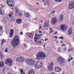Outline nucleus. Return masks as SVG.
<instances>
[{"label":"nucleus","instance_id":"nucleus-1","mask_svg":"<svg viewBox=\"0 0 74 74\" xmlns=\"http://www.w3.org/2000/svg\"><path fill=\"white\" fill-rule=\"evenodd\" d=\"M19 44V38L18 36H15L13 39L11 41V45L15 48Z\"/></svg>","mask_w":74,"mask_h":74},{"label":"nucleus","instance_id":"nucleus-2","mask_svg":"<svg viewBox=\"0 0 74 74\" xmlns=\"http://www.w3.org/2000/svg\"><path fill=\"white\" fill-rule=\"evenodd\" d=\"M46 57L45 54L42 52H38L36 55V59L40 60V59H43Z\"/></svg>","mask_w":74,"mask_h":74},{"label":"nucleus","instance_id":"nucleus-3","mask_svg":"<svg viewBox=\"0 0 74 74\" xmlns=\"http://www.w3.org/2000/svg\"><path fill=\"white\" fill-rule=\"evenodd\" d=\"M25 62L29 64L32 66H34L35 64V60L33 59H27L25 60Z\"/></svg>","mask_w":74,"mask_h":74},{"label":"nucleus","instance_id":"nucleus-4","mask_svg":"<svg viewBox=\"0 0 74 74\" xmlns=\"http://www.w3.org/2000/svg\"><path fill=\"white\" fill-rule=\"evenodd\" d=\"M5 64H8V66H11L12 64V59H8L5 62Z\"/></svg>","mask_w":74,"mask_h":74},{"label":"nucleus","instance_id":"nucleus-5","mask_svg":"<svg viewBox=\"0 0 74 74\" xmlns=\"http://www.w3.org/2000/svg\"><path fill=\"white\" fill-rule=\"evenodd\" d=\"M10 0H7L6 3L9 7H13L14 6V4L13 3L12 0L11 1H10Z\"/></svg>","mask_w":74,"mask_h":74},{"label":"nucleus","instance_id":"nucleus-6","mask_svg":"<svg viewBox=\"0 0 74 74\" xmlns=\"http://www.w3.org/2000/svg\"><path fill=\"white\" fill-rule=\"evenodd\" d=\"M69 9L71 10L74 8V1H71L69 3Z\"/></svg>","mask_w":74,"mask_h":74},{"label":"nucleus","instance_id":"nucleus-7","mask_svg":"<svg viewBox=\"0 0 74 74\" xmlns=\"http://www.w3.org/2000/svg\"><path fill=\"white\" fill-rule=\"evenodd\" d=\"M60 29L62 30L63 32H65L67 30V25L65 24L62 25L61 26Z\"/></svg>","mask_w":74,"mask_h":74},{"label":"nucleus","instance_id":"nucleus-8","mask_svg":"<svg viewBox=\"0 0 74 74\" xmlns=\"http://www.w3.org/2000/svg\"><path fill=\"white\" fill-rule=\"evenodd\" d=\"M58 62L59 63L61 64L62 63H64V62H65V61L64 60V59L63 58L60 57L58 58Z\"/></svg>","mask_w":74,"mask_h":74},{"label":"nucleus","instance_id":"nucleus-9","mask_svg":"<svg viewBox=\"0 0 74 74\" xmlns=\"http://www.w3.org/2000/svg\"><path fill=\"white\" fill-rule=\"evenodd\" d=\"M58 22V19L56 18L53 17L51 21V23L52 25H55Z\"/></svg>","mask_w":74,"mask_h":74},{"label":"nucleus","instance_id":"nucleus-10","mask_svg":"<svg viewBox=\"0 0 74 74\" xmlns=\"http://www.w3.org/2000/svg\"><path fill=\"white\" fill-rule=\"evenodd\" d=\"M42 65V62H38L36 63L35 67L37 69H40Z\"/></svg>","mask_w":74,"mask_h":74},{"label":"nucleus","instance_id":"nucleus-11","mask_svg":"<svg viewBox=\"0 0 74 74\" xmlns=\"http://www.w3.org/2000/svg\"><path fill=\"white\" fill-rule=\"evenodd\" d=\"M24 60V58L23 57H19L16 59V61L17 62H23Z\"/></svg>","mask_w":74,"mask_h":74},{"label":"nucleus","instance_id":"nucleus-12","mask_svg":"<svg viewBox=\"0 0 74 74\" xmlns=\"http://www.w3.org/2000/svg\"><path fill=\"white\" fill-rule=\"evenodd\" d=\"M53 63L52 62L50 64L48 67V70L49 71H53Z\"/></svg>","mask_w":74,"mask_h":74},{"label":"nucleus","instance_id":"nucleus-13","mask_svg":"<svg viewBox=\"0 0 74 74\" xmlns=\"http://www.w3.org/2000/svg\"><path fill=\"white\" fill-rule=\"evenodd\" d=\"M14 29H10V35L9 36V37H10V38H12V37L13 36V35H14Z\"/></svg>","mask_w":74,"mask_h":74},{"label":"nucleus","instance_id":"nucleus-14","mask_svg":"<svg viewBox=\"0 0 74 74\" xmlns=\"http://www.w3.org/2000/svg\"><path fill=\"white\" fill-rule=\"evenodd\" d=\"M55 71L57 72H60L61 70V68L60 67H56L55 69Z\"/></svg>","mask_w":74,"mask_h":74},{"label":"nucleus","instance_id":"nucleus-15","mask_svg":"<svg viewBox=\"0 0 74 74\" xmlns=\"http://www.w3.org/2000/svg\"><path fill=\"white\" fill-rule=\"evenodd\" d=\"M15 14L16 16H18L19 14H20V12L19 11V9H15Z\"/></svg>","mask_w":74,"mask_h":74},{"label":"nucleus","instance_id":"nucleus-16","mask_svg":"<svg viewBox=\"0 0 74 74\" xmlns=\"http://www.w3.org/2000/svg\"><path fill=\"white\" fill-rule=\"evenodd\" d=\"M16 22L18 24H21V23H22V21L21 19H17L16 20Z\"/></svg>","mask_w":74,"mask_h":74},{"label":"nucleus","instance_id":"nucleus-17","mask_svg":"<svg viewBox=\"0 0 74 74\" xmlns=\"http://www.w3.org/2000/svg\"><path fill=\"white\" fill-rule=\"evenodd\" d=\"M7 21H8V18H4L2 20V22H3V23H5L7 22Z\"/></svg>","mask_w":74,"mask_h":74},{"label":"nucleus","instance_id":"nucleus-18","mask_svg":"<svg viewBox=\"0 0 74 74\" xmlns=\"http://www.w3.org/2000/svg\"><path fill=\"white\" fill-rule=\"evenodd\" d=\"M28 74H34V71L33 69L31 70L28 72Z\"/></svg>","mask_w":74,"mask_h":74},{"label":"nucleus","instance_id":"nucleus-19","mask_svg":"<svg viewBox=\"0 0 74 74\" xmlns=\"http://www.w3.org/2000/svg\"><path fill=\"white\" fill-rule=\"evenodd\" d=\"M68 34L69 35H70L72 34V29L71 28H69L68 30Z\"/></svg>","mask_w":74,"mask_h":74},{"label":"nucleus","instance_id":"nucleus-20","mask_svg":"<svg viewBox=\"0 0 74 74\" xmlns=\"http://www.w3.org/2000/svg\"><path fill=\"white\" fill-rule=\"evenodd\" d=\"M4 65V63L3 62H0V68L1 67H3Z\"/></svg>","mask_w":74,"mask_h":74},{"label":"nucleus","instance_id":"nucleus-21","mask_svg":"<svg viewBox=\"0 0 74 74\" xmlns=\"http://www.w3.org/2000/svg\"><path fill=\"white\" fill-rule=\"evenodd\" d=\"M24 15L25 16H26V17H27V18H29L30 17V14H27V13H25L24 14Z\"/></svg>","mask_w":74,"mask_h":74},{"label":"nucleus","instance_id":"nucleus-22","mask_svg":"<svg viewBox=\"0 0 74 74\" xmlns=\"http://www.w3.org/2000/svg\"><path fill=\"white\" fill-rule=\"evenodd\" d=\"M63 16L62 15H61L59 18L60 21H63Z\"/></svg>","mask_w":74,"mask_h":74},{"label":"nucleus","instance_id":"nucleus-23","mask_svg":"<svg viewBox=\"0 0 74 74\" xmlns=\"http://www.w3.org/2000/svg\"><path fill=\"white\" fill-rule=\"evenodd\" d=\"M44 25L45 26H44V27H47L49 26V23L47 22H45L44 23Z\"/></svg>","mask_w":74,"mask_h":74},{"label":"nucleus","instance_id":"nucleus-24","mask_svg":"<svg viewBox=\"0 0 74 74\" xmlns=\"http://www.w3.org/2000/svg\"><path fill=\"white\" fill-rule=\"evenodd\" d=\"M15 18L13 17L11 19V22L12 23L14 22L15 21Z\"/></svg>","mask_w":74,"mask_h":74},{"label":"nucleus","instance_id":"nucleus-25","mask_svg":"<svg viewBox=\"0 0 74 74\" xmlns=\"http://www.w3.org/2000/svg\"><path fill=\"white\" fill-rule=\"evenodd\" d=\"M5 42H6V41H5V40L3 39L2 40V43H1V45H3V44H4V43H5Z\"/></svg>","mask_w":74,"mask_h":74},{"label":"nucleus","instance_id":"nucleus-26","mask_svg":"<svg viewBox=\"0 0 74 74\" xmlns=\"http://www.w3.org/2000/svg\"><path fill=\"white\" fill-rule=\"evenodd\" d=\"M4 14V12L2 10L1 11H0V15H3Z\"/></svg>","mask_w":74,"mask_h":74},{"label":"nucleus","instance_id":"nucleus-27","mask_svg":"<svg viewBox=\"0 0 74 74\" xmlns=\"http://www.w3.org/2000/svg\"><path fill=\"white\" fill-rule=\"evenodd\" d=\"M46 3L47 5H49V0L48 1H46Z\"/></svg>","mask_w":74,"mask_h":74},{"label":"nucleus","instance_id":"nucleus-28","mask_svg":"<svg viewBox=\"0 0 74 74\" xmlns=\"http://www.w3.org/2000/svg\"><path fill=\"white\" fill-rule=\"evenodd\" d=\"M3 30H2L0 32V36H1L3 34Z\"/></svg>","mask_w":74,"mask_h":74},{"label":"nucleus","instance_id":"nucleus-29","mask_svg":"<svg viewBox=\"0 0 74 74\" xmlns=\"http://www.w3.org/2000/svg\"><path fill=\"white\" fill-rule=\"evenodd\" d=\"M12 14H13L12 12H11L10 13V14L8 15L9 16V17H10V18H11V17L12 16Z\"/></svg>","mask_w":74,"mask_h":74},{"label":"nucleus","instance_id":"nucleus-30","mask_svg":"<svg viewBox=\"0 0 74 74\" xmlns=\"http://www.w3.org/2000/svg\"><path fill=\"white\" fill-rule=\"evenodd\" d=\"M3 55H2V53H1L0 52V58H1V59H2V58H3Z\"/></svg>","mask_w":74,"mask_h":74},{"label":"nucleus","instance_id":"nucleus-31","mask_svg":"<svg viewBox=\"0 0 74 74\" xmlns=\"http://www.w3.org/2000/svg\"><path fill=\"white\" fill-rule=\"evenodd\" d=\"M58 38L60 40V39H61V40H64V38L63 36H61V37H59Z\"/></svg>","mask_w":74,"mask_h":74},{"label":"nucleus","instance_id":"nucleus-32","mask_svg":"<svg viewBox=\"0 0 74 74\" xmlns=\"http://www.w3.org/2000/svg\"><path fill=\"white\" fill-rule=\"evenodd\" d=\"M56 2H61L62 0H55Z\"/></svg>","mask_w":74,"mask_h":74},{"label":"nucleus","instance_id":"nucleus-33","mask_svg":"<svg viewBox=\"0 0 74 74\" xmlns=\"http://www.w3.org/2000/svg\"><path fill=\"white\" fill-rule=\"evenodd\" d=\"M29 34L30 35V36H32V37H33V35H34V33H30Z\"/></svg>","mask_w":74,"mask_h":74},{"label":"nucleus","instance_id":"nucleus-34","mask_svg":"<svg viewBox=\"0 0 74 74\" xmlns=\"http://www.w3.org/2000/svg\"><path fill=\"white\" fill-rule=\"evenodd\" d=\"M60 47H59L58 48V52H61V51H60Z\"/></svg>","mask_w":74,"mask_h":74},{"label":"nucleus","instance_id":"nucleus-35","mask_svg":"<svg viewBox=\"0 0 74 74\" xmlns=\"http://www.w3.org/2000/svg\"><path fill=\"white\" fill-rule=\"evenodd\" d=\"M7 49H7V48H6V49L5 50V52H8Z\"/></svg>","mask_w":74,"mask_h":74},{"label":"nucleus","instance_id":"nucleus-36","mask_svg":"<svg viewBox=\"0 0 74 74\" xmlns=\"http://www.w3.org/2000/svg\"><path fill=\"white\" fill-rule=\"evenodd\" d=\"M63 50L64 51H67V47H65V48Z\"/></svg>","mask_w":74,"mask_h":74},{"label":"nucleus","instance_id":"nucleus-37","mask_svg":"<svg viewBox=\"0 0 74 74\" xmlns=\"http://www.w3.org/2000/svg\"><path fill=\"white\" fill-rule=\"evenodd\" d=\"M21 74H25V73L23 72L22 70H21Z\"/></svg>","mask_w":74,"mask_h":74},{"label":"nucleus","instance_id":"nucleus-38","mask_svg":"<svg viewBox=\"0 0 74 74\" xmlns=\"http://www.w3.org/2000/svg\"><path fill=\"white\" fill-rule=\"evenodd\" d=\"M55 11H52L51 13V14H55Z\"/></svg>","mask_w":74,"mask_h":74},{"label":"nucleus","instance_id":"nucleus-39","mask_svg":"<svg viewBox=\"0 0 74 74\" xmlns=\"http://www.w3.org/2000/svg\"><path fill=\"white\" fill-rule=\"evenodd\" d=\"M34 38H35V40H38V37H35Z\"/></svg>","mask_w":74,"mask_h":74},{"label":"nucleus","instance_id":"nucleus-40","mask_svg":"<svg viewBox=\"0 0 74 74\" xmlns=\"http://www.w3.org/2000/svg\"><path fill=\"white\" fill-rule=\"evenodd\" d=\"M18 16H22V14L20 12V14H19Z\"/></svg>","mask_w":74,"mask_h":74},{"label":"nucleus","instance_id":"nucleus-41","mask_svg":"<svg viewBox=\"0 0 74 74\" xmlns=\"http://www.w3.org/2000/svg\"><path fill=\"white\" fill-rule=\"evenodd\" d=\"M68 62H69V63H70V61H71V60H70V59L69 58H68Z\"/></svg>","mask_w":74,"mask_h":74},{"label":"nucleus","instance_id":"nucleus-42","mask_svg":"<svg viewBox=\"0 0 74 74\" xmlns=\"http://www.w3.org/2000/svg\"><path fill=\"white\" fill-rule=\"evenodd\" d=\"M39 28H40L38 29L39 30H40V29H41V28H42V27L41 26V25H40V27H39Z\"/></svg>","mask_w":74,"mask_h":74},{"label":"nucleus","instance_id":"nucleus-43","mask_svg":"<svg viewBox=\"0 0 74 74\" xmlns=\"http://www.w3.org/2000/svg\"><path fill=\"white\" fill-rule=\"evenodd\" d=\"M61 46H62V47H64V46H65V45L64 44H63L61 45Z\"/></svg>","mask_w":74,"mask_h":74},{"label":"nucleus","instance_id":"nucleus-44","mask_svg":"<svg viewBox=\"0 0 74 74\" xmlns=\"http://www.w3.org/2000/svg\"><path fill=\"white\" fill-rule=\"evenodd\" d=\"M48 39H47V38H45V41H48Z\"/></svg>","mask_w":74,"mask_h":74},{"label":"nucleus","instance_id":"nucleus-45","mask_svg":"<svg viewBox=\"0 0 74 74\" xmlns=\"http://www.w3.org/2000/svg\"><path fill=\"white\" fill-rule=\"evenodd\" d=\"M3 29V27H0V30H2Z\"/></svg>","mask_w":74,"mask_h":74},{"label":"nucleus","instance_id":"nucleus-46","mask_svg":"<svg viewBox=\"0 0 74 74\" xmlns=\"http://www.w3.org/2000/svg\"><path fill=\"white\" fill-rule=\"evenodd\" d=\"M54 38H56V39H58V36H55Z\"/></svg>","mask_w":74,"mask_h":74},{"label":"nucleus","instance_id":"nucleus-47","mask_svg":"<svg viewBox=\"0 0 74 74\" xmlns=\"http://www.w3.org/2000/svg\"><path fill=\"white\" fill-rule=\"evenodd\" d=\"M70 60H73V58H70Z\"/></svg>","mask_w":74,"mask_h":74},{"label":"nucleus","instance_id":"nucleus-48","mask_svg":"<svg viewBox=\"0 0 74 74\" xmlns=\"http://www.w3.org/2000/svg\"><path fill=\"white\" fill-rule=\"evenodd\" d=\"M20 34H21V35H23V32H20Z\"/></svg>","mask_w":74,"mask_h":74},{"label":"nucleus","instance_id":"nucleus-49","mask_svg":"<svg viewBox=\"0 0 74 74\" xmlns=\"http://www.w3.org/2000/svg\"><path fill=\"white\" fill-rule=\"evenodd\" d=\"M72 63L73 64V65H74V61H72Z\"/></svg>","mask_w":74,"mask_h":74},{"label":"nucleus","instance_id":"nucleus-50","mask_svg":"<svg viewBox=\"0 0 74 74\" xmlns=\"http://www.w3.org/2000/svg\"><path fill=\"white\" fill-rule=\"evenodd\" d=\"M39 33H42V32H41V31L40 30L39 31Z\"/></svg>","mask_w":74,"mask_h":74},{"label":"nucleus","instance_id":"nucleus-51","mask_svg":"<svg viewBox=\"0 0 74 74\" xmlns=\"http://www.w3.org/2000/svg\"><path fill=\"white\" fill-rule=\"evenodd\" d=\"M2 10V9H1V8H0V11H1Z\"/></svg>","mask_w":74,"mask_h":74},{"label":"nucleus","instance_id":"nucleus-52","mask_svg":"<svg viewBox=\"0 0 74 74\" xmlns=\"http://www.w3.org/2000/svg\"><path fill=\"white\" fill-rule=\"evenodd\" d=\"M39 42L40 44H41L42 42H41V40H40Z\"/></svg>","mask_w":74,"mask_h":74},{"label":"nucleus","instance_id":"nucleus-53","mask_svg":"<svg viewBox=\"0 0 74 74\" xmlns=\"http://www.w3.org/2000/svg\"><path fill=\"white\" fill-rule=\"evenodd\" d=\"M43 47H44V48H45V45H44L43 46Z\"/></svg>","mask_w":74,"mask_h":74},{"label":"nucleus","instance_id":"nucleus-54","mask_svg":"<svg viewBox=\"0 0 74 74\" xmlns=\"http://www.w3.org/2000/svg\"><path fill=\"white\" fill-rule=\"evenodd\" d=\"M40 38H41V37L38 38V40H37V41H38V40H39V39H40Z\"/></svg>","mask_w":74,"mask_h":74},{"label":"nucleus","instance_id":"nucleus-55","mask_svg":"<svg viewBox=\"0 0 74 74\" xmlns=\"http://www.w3.org/2000/svg\"><path fill=\"white\" fill-rule=\"evenodd\" d=\"M50 30H51V31H52V28H50Z\"/></svg>","mask_w":74,"mask_h":74},{"label":"nucleus","instance_id":"nucleus-56","mask_svg":"<svg viewBox=\"0 0 74 74\" xmlns=\"http://www.w3.org/2000/svg\"><path fill=\"white\" fill-rule=\"evenodd\" d=\"M41 40L42 41H44V39H41Z\"/></svg>","mask_w":74,"mask_h":74},{"label":"nucleus","instance_id":"nucleus-57","mask_svg":"<svg viewBox=\"0 0 74 74\" xmlns=\"http://www.w3.org/2000/svg\"><path fill=\"white\" fill-rule=\"evenodd\" d=\"M60 43H61V44H62V43H63V41H60Z\"/></svg>","mask_w":74,"mask_h":74},{"label":"nucleus","instance_id":"nucleus-58","mask_svg":"<svg viewBox=\"0 0 74 74\" xmlns=\"http://www.w3.org/2000/svg\"><path fill=\"white\" fill-rule=\"evenodd\" d=\"M68 51H69V52H70V49H69Z\"/></svg>","mask_w":74,"mask_h":74},{"label":"nucleus","instance_id":"nucleus-59","mask_svg":"<svg viewBox=\"0 0 74 74\" xmlns=\"http://www.w3.org/2000/svg\"><path fill=\"white\" fill-rule=\"evenodd\" d=\"M57 33H58V32H56L54 33V34H57Z\"/></svg>","mask_w":74,"mask_h":74},{"label":"nucleus","instance_id":"nucleus-60","mask_svg":"<svg viewBox=\"0 0 74 74\" xmlns=\"http://www.w3.org/2000/svg\"><path fill=\"white\" fill-rule=\"evenodd\" d=\"M37 19V18L36 17V18H35V19H34L35 21H36V19Z\"/></svg>","mask_w":74,"mask_h":74},{"label":"nucleus","instance_id":"nucleus-61","mask_svg":"<svg viewBox=\"0 0 74 74\" xmlns=\"http://www.w3.org/2000/svg\"><path fill=\"white\" fill-rule=\"evenodd\" d=\"M38 37H40V34L38 35Z\"/></svg>","mask_w":74,"mask_h":74},{"label":"nucleus","instance_id":"nucleus-62","mask_svg":"<svg viewBox=\"0 0 74 74\" xmlns=\"http://www.w3.org/2000/svg\"><path fill=\"white\" fill-rule=\"evenodd\" d=\"M28 37H29V38H31L32 37V36H28Z\"/></svg>","mask_w":74,"mask_h":74},{"label":"nucleus","instance_id":"nucleus-63","mask_svg":"<svg viewBox=\"0 0 74 74\" xmlns=\"http://www.w3.org/2000/svg\"><path fill=\"white\" fill-rule=\"evenodd\" d=\"M71 50L73 51V49H71Z\"/></svg>","mask_w":74,"mask_h":74},{"label":"nucleus","instance_id":"nucleus-64","mask_svg":"<svg viewBox=\"0 0 74 74\" xmlns=\"http://www.w3.org/2000/svg\"><path fill=\"white\" fill-rule=\"evenodd\" d=\"M51 74H54V73H51Z\"/></svg>","mask_w":74,"mask_h":74}]
</instances>
